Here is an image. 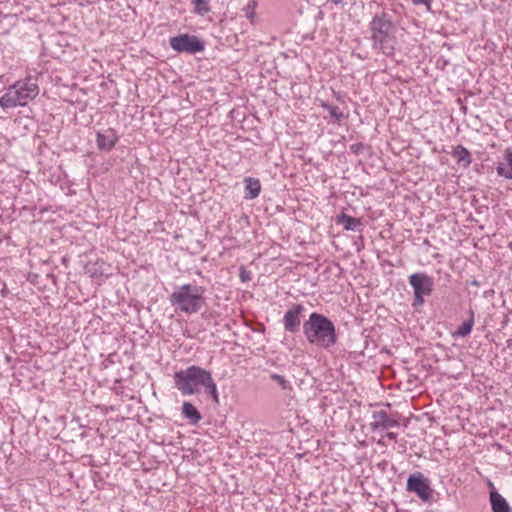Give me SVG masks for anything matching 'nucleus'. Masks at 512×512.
I'll list each match as a JSON object with an SVG mask.
<instances>
[{
  "mask_svg": "<svg viewBox=\"0 0 512 512\" xmlns=\"http://www.w3.org/2000/svg\"><path fill=\"white\" fill-rule=\"evenodd\" d=\"M303 334L309 344L322 349H329L337 342L334 323L317 312L311 313L303 323Z\"/></svg>",
  "mask_w": 512,
  "mask_h": 512,
  "instance_id": "obj_1",
  "label": "nucleus"
},
{
  "mask_svg": "<svg viewBox=\"0 0 512 512\" xmlns=\"http://www.w3.org/2000/svg\"><path fill=\"white\" fill-rule=\"evenodd\" d=\"M373 47L387 56L394 54L396 26L386 12L376 14L369 23Z\"/></svg>",
  "mask_w": 512,
  "mask_h": 512,
  "instance_id": "obj_2",
  "label": "nucleus"
},
{
  "mask_svg": "<svg viewBox=\"0 0 512 512\" xmlns=\"http://www.w3.org/2000/svg\"><path fill=\"white\" fill-rule=\"evenodd\" d=\"M39 94L37 78L27 76L24 79L16 81L6 89V92L0 98V107L2 109H11L18 106H25L35 99Z\"/></svg>",
  "mask_w": 512,
  "mask_h": 512,
  "instance_id": "obj_3",
  "label": "nucleus"
},
{
  "mask_svg": "<svg viewBox=\"0 0 512 512\" xmlns=\"http://www.w3.org/2000/svg\"><path fill=\"white\" fill-rule=\"evenodd\" d=\"M204 288L192 284H184L176 287L170 295V303L181 312L194 314L199 312L204 303Z\"/></svg>",
  "mask_w": 512,
  "mask_h": 512,
  "instance_id": "obj_4",
  "label": "nucleus"
},
{
  "mask_svg": "<svg viewBox=\"0 0 512 512\" xmlns=\"http://www.w3.org/2000/svg\"><path fill=\"white\" fill-rule=\"evenodd\" d=\"M211 373L199 366L192 365L174 373V384L183 396L194 395L210 380Z\"/></svg>",
  "mask_w": 512,
  "mask_h": 512,
  "instance_id": "obj_5",
  "label": "nucleus"
},
{
  "mask_svg": "<svg viewBox=\"0 0 512 512\" xmlns=\"http://www.w3.org/2000/svg\"><path fill=\"white\" fill-rule=\"evenodd\" d=\"M170 47L177 53L196 54L203 52L205 43L198 36L192 34H179L169 39Z\"/></svg>",
  "mask_w": 512,
  "mask_h": 512,
  "instance_id": "obj_6",
  "label": "nucleus"
},
{
  "mask_svg": "<svg viewBox=\"0 0 512 512\" xmlns=\"http://www.w3.org/2000/svg\"><path fill=\"white\" fill-rule=\"evenodd\" d=\"M409 284L414 290L413 306H421L424 303V297L432 292V279L424 273H415L409 277Z\"/></svg>",
  "mask_w": 512,
  "mask_h": 512,
  "instance_id": "obj_7",
  "label": "nucleus"
},
{
  "mask_svg": "<svg viewBox=\"0 0 512 512\" xmlns=\"http://www.w3.org/2000/svg\"><path fill=\"white\" fill-rule=\"evenodd\" d=\"M406 489L415 493L423 502H429L432 499L433 490L429 479L421 472H415L408 477Z\"/></svg>",
  "mask_w": 512,
  "mask_h": 512,
  "instance_id": "obj_8",
  "label": "nucleus"
},
{
  "mask_svg": "<svg viewBox=\"0 0 512 512\" xmlns=\"http://www.w3.org/2000/svg\"><path fill=\"white\" fill-rule=\"evenodd\" d=\"M305 308L301 304H293L283 316V326L285 331L297 333L300 330L301 316Z\"/></svg>",
  "mask_w": 512,
  "mask_h": 512,
  "instance_id": "obj_9",
  "label": "nucleus"
},
{
  "mask_svg": "<svg viewBox=\"0 0 512 512\" xmlns=\"http://www.w3.org/2000/svg\"><path fill=\"white\" fill-rule=\"evenodd\" d=\"M372 419L373 420L370 422V428L373 431L385 430L399 426V422L396 419L390 418L385 410L373 412Z\"/></svg>",
  "mask_w": 512,
  "mask_h": 512,
  "instance_id": "obj_10",
  "label": "nucleus"
},
{
  "mask_svg": "<svg viewBox=\"0 0 512 512\" xmlns=\"http://www.w3.org/2000/svg\"><path fill=\"white\" fill-rule=\"evenodd\" d=\"M118 141V136L115 130L106 129L97 133V146L100 150L110 151Z\"/></svg>",
  "mask_w": 512,
  "mask_h": 512,
  "instance_id": "obj_11",
  "label": "nucleus"
},
{
  "mask_svg": "<svg viewBox=\"0 0 512 512\" xmlns=\"http://www.w3.org/2000/svg\"><path fill=\"white\" fill-rule=\"evenodd\" d=\"M336 223L341 225L345 230L354 232H361L364 227L360 218L349 216L343 212L336 216Z\"/></svg>",
  "mask_w": 512,
  "mask_h": 512,
  "instance_id": "obj_12",
  "label": "nucleus"
},
{
  "mask_svg": "<svg viewBox=\"0 0 512 512\" xmlns=\"http://www.w3.org/2000/svg\"><path fill=\"white\" fill-rule=\"evenodd\" d=\"M451 155L454 159H456L457 164L463 168H468L472 163L471 153L462 145L453 147Z\"/></svg>",
  "mask_w": 512,
  "mask_h": 512,
  "instance_id": "obj_13",
  "label": "nucleus"
},
{
  "mask_svg": "<svg viewBox=\"0 0 512 512\" xmlns=\"http://www.w3.org/2000/svg\"><path fill=\"white\" fill-rule=\"evenodd\" d=\"M490 503L493 512H511L508 502L497 491L490 493Z\"/></svg>",
  "mask_w": 512,
  "mask_h": 512,
  "instance_id": "obj_14",
  "label": "nucleus"
},
{
  "mask_svg": "<svg viewBox=\"0 0 512 512\" xmlns=\"http://www.w3.org/2000/svg\"><path fill=\"white\" fill-rule=\"evenodd\" d=\"M182 415L184 418L189 420V423L192 425L197 424L202 416L197 408L190 402H184L182 405Z\"/></svg>",
  "mask_w": 512,
  "mask_h": 512,
  "instance_id": "obj_15",
  "label": "nucleus"
},
{
  "mask_svg": "<svg viewBox=\"0 0 512 512\" xmlns=\"http://www.w3.org/2000/svg\"><path fill=\"white\" fill-rule=\"evenodd\" d=\"M245 182V190L246 195L245 198L247 199H254L258 197L261 191V184L258 179L247 177L244 180Z\"/></svg>",
  "mask_w": 512,
  "mask_h": 512,
  "instance_id": "obj_16",
  "label": "nucleus"
},
{
  "mask_svg": "<svg viewBox=\"0 0 512 512\" xmlns=\"http://www.w3.org/2000/svg\"><path fill=\"white\" fill-rule=\"evenodd\" d=\"M505 160L507 161V165H499L496 169L497 174L506 179H512V151L506 150Z\"/></svg>",
  "mask_w": 512,
  "mask_h": 512,
  "instance_id": "obj_17",
  "label": "nucleus"
},
{
  "mask_svg": "<svg viewBox=\"0 0 512 512\" xmlns=\"http://www.w3.org/2000/svg\"><path fill=\"white\" fill-rule=\"evenodd\" d=\"M194 12L200 16L206 15L210 11V6L206 0H192Z\"/></svg>",
  "mask_w": 512,
  "mask_h": 512,
  "instance_id": "obj_18",
  "label": "nucleus"
},
{
  "mask_svg": "<svg viewBox=\"0 0 512 512\" xmlns=\"http://www.w3.org/2000/svg\"><path fill=\"white\" fill-rule=\"evenodd\" d=\"M322 107L327 110L331 117H333L336 121H341L345 117L344 113L337 106L325 103L322 105Z\"/></svg>",
  "mask_w": 512,
  "mask_h": 512,
  "instance_id": "obj_19",
  "label": "nucleus"
},
{
  "mask_svg": "<svg viewBox=\"0 0 512 512\" xmlns=\"http://www.w3.org/2000/svg\"><path fill=\"white\" fill-rule=\"evenodd\" d=\"M205 391L211 395L212 399L218 403L219 399H218V390H217V386L212 378V375H210V380H207L205 386Z\"/></svg>",
  "mask_w": 512,
  "mask_h": 512,
  "instance_id": "obj_20",
  "label": "nucleus"
},
{
  "mask_svg": "<svg viewBox=\"0 0 512 512\" xmlns=\"http://www.w3.org/2000/svg\"><path fill=\"white\" fill-rule=\"evenodd\" d=\"M474 321L473 318H471L468 321H464L457 329L456 334L458 336L465 337L468 334H470L472 327H473Z\"/></svg>",
  "mask_w": 512,
  "mask_h": 512,
  "instance_id": "obj_21",
  "label": "nucleus"
},
{
  "mask_svg": "<svg viewBox=\"0 0 512 512\" xmlns=\"http://www.w3.org/2000/svg\"><path fill=\"white\" fill-rule=\"evenodd\" d=\"M270 379L276 382L283 390L291 389L290 383L282 375L273 373L270 375Z\"/></svg>",
  "mask_w": 512,
  "mask_h": 512,
  "instance_id": "obj_22",
  "label": "nucleus"
},
{
  "mask_svg": "<svg viewBox=\"0 0 512 512\" xmlns=\"http://www.w3.org/2000/svg\"><path fill=\"white\" fill-rule=\"evenodd\" d=\"M240 279L242 282H248L252 279L251 272L246 270L243 266L240 267Z\"/></svg>",
  "mask_w": 512,
  "mask_h": 512,
  "instance_id": "obj_23",
  "label": "nucleus"
},
{
  "mask_svg": "<svg viewBox=\"0 0 512 512\" xmlns=\"http://www.w3.org/2000/svg\"><path fill=\"white\" fill-rule=\"evenodd\" d=\"M431 1L432 0H412L414 5H420V4L425 5L427 11L431 10Z\"/></svg>",
  "mask_w": 512,
  "mask_h": 512,
  "instance_id": "obj_24",
  "label": "nucleus"
},
{
  "mask_svg": "<svg viewBox=\"0 0 512 512\" xmlns=\"http://www.w3.org/2000/svg\"><path fill=\"white\" fill-rule=\"evenodd\" d=\"M85 268H86L87 272L91 274V276H95L98 273L99 274H103L104 273L103 270H99L98 271V269H94V270L90 269L89 265H86Z\"/></svg>",
  "mask_w": 512,
  "mask_h": 512,
  "instance_id": "obj_25",
  "label": "nucleus"
},
{
  "mask_svg": "<svg viewBox=\"0 0 512 512\" xmlns=\"http://www.w3.org/2000/svg\"><path fill=\"white\" fill-rule=\"evenodd\" d=\"M386 437L389 439V440H392V441H395L396 438H397V434L394 433V432H387L386 433Z\"/></svg>",
  "mask_w": 512,
  "mask_h": 512,
  "instance_id": "obj_26",
  "label": "nucleus"
},
{
  "mask_svg": "<svg viewBox=\"0 0 512 512\" xmlns=\"http://www.w3.org/2000/svg\"><path fill=\"white\" fill-rule=\"evenodd\" d=\"M471 284H472V285H474V286H478V285H479V282H478V281H476V280H473V281L471 282Z\"/></svg>",
  "mask_w": 512,
  "mask_h": 512,
  "instance_id": "obj_27",
  "label": "nucleus"
}]
</instances>
